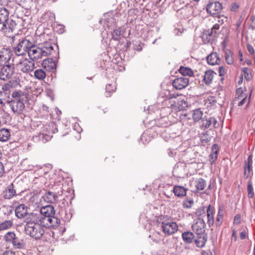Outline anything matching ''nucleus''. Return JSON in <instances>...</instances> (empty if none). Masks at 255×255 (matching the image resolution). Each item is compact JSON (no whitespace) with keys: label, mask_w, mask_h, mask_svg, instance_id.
<instances>
[{"label":"nucleus","mask_w":255,"mask_h":255,"mask_svg":"<svg viewBox=\"0 0 255 255\" xmlns=\"http://www.w3.org/2000/svg\"><path fill=\"white\" fill-rule=\"evenodd\" d=\"M58 49V45L51 40L45 41L36 45L32 43L28 56L34 62L50 55H53L56 58V55L59 54L57 51Z\"/></svg>","instance_id":"obj_1"},{"label":"nucleus","mask_w":255,"mask_h":255,"mask_svg":"<svg viewBox=\"0 0 255 255\" xmlns=\"http://www.w3.org/2000/svg\"><path fill=\"white\" fill-rule=\"evenodd\" d=\"M27 218L28 221L24 225L25 233L35 240L40 239L44 235L45 230L38 222L37 215L30 213Z\"/></svg>","instance_id":"obj_2"},{"label":"nucleus","mask_w":255,"mask_h":255,"mask_svg":"<svg viewBox=\"0 0 255 255\" xmlns=\"http://www.w3.org/2000/svg\"><path fill=\"white\" fill-rule=\"evenodd\" d=\"M12 99L7 101L12 112L16 115L22 114L25 110V102L26 101V97L20 91H14L11 94Z\"/></svg>","instance_id":"obj_3"},{"label":"nucleus","mask_w":255,"mask_h":255,"mask_svg":"<svg viewBox=\"0 0 255 255\" xmlns=\"http://www.w3.org/2000/svg\"><path fill=\"white\" fill-rule=\"evenodd\" d=\"M12 51L16 56L28 55L32 42L25 38L19 39L17 42H13Z\"/></svg>","instance_id":"obj_4"},{"label":"nucleus","mask_w":255,"mask_h":255,"mask_svg":"<svg viewBox=\"0 0 255 255\" xmlns=\"http://www.w3.org/2000/svg\"><path fill=\"white\" fill-rule=\"evenodd\" d=\"M38 222L43 228L44 227L46 228L57 227L60 223V219L54 216V215L45 217H39V216H38Z\"/></svg>","instance_id":"obj_5"},{"label":"nucleus","mask_w":255,"mask_h":255,"mask_svg":"<svg viewBox=\"0 0 255 255\" xmlns=\"http://www.w3.org/2000/svg\"><path fill=\"white\" fill-rule=\"evenodd\" d=\"M18 70L24 73H30L35 68L34 62L30 59L25 58L17 64Z\"/></svg>","instance_id":"obj_6"},{"label":"nucleus","mask_w":255,"mask_h":255,"mask_svg":"<svg viewBox=\"0 0 255 255\" xmlns=\"http://www.w3.org/2000/svg\"><path fill=\"white\" fill-rule=\"evenodd\" d=\"M14 73V67L13 64H7L3 66L0 70V79L8 81L11 79Z\"/></svg>","instance_id":"obj_7"},{"label":"nucleus","mask_w":255,"mask_h":255,"mask_svg":"<svg viewBox=\"0 0 255 255\" xmlns=\"http://www.w3.org/2000/svg\"><path fill=\"white\" fill-rule=\"evenodd\" d=\"M162 231L166 235H171L177 231L178 227L174 222H162L161 224Z\"/></svg>","instance_id":"obj_8"},{"label":"nucleus","mask_w":255,"mask_h":255,"mask_svg":"<svg viewBox=\"0 0 255 255\" xmlns=\"http://www.w3.org/2000/svg\"><path fill=\"white\" fill-rule=\"evenodd\" d=\"M222 9V4L219 1L210 2L208 4L206 7L207 12L211 15H214L219 13Z\"/></svg>","instance_id":"obj_9"},{"label":"nucleus","mask_w":255,"mask_h":255,"mask_svg":"<svg viewBox=\"0 0 255 255\" xmlns=\"http://www.w3.org/2000/svg\"><path fill=\"white\" fill-rule=\"evenodd\" d=\"M217 121L214 117H206L202 119V124L200 127L203 129L210 128L212 126L213 128H217Z\"/></svg>","instance_id":"obj_10"},{"label":"nucleus","mask_w":255,"mask_h":255,"mask_svg":"<svg viewBox=\"0 0 255 255\" xmlns=\"http://www.w3.org/2000/svg\"><path fill=\"white\" fill-rule=\"evenodd\" d=\"M189 84V79L185 77L176 78L172 82L173 86L177 90H181L186 87Z\"/></svg>","instance_id":"obj_11"},{"label":"nucleus","mask_w":255,"mask_h":255,"mask_svg":"<svg viewBox=\"0 0 255 255\" xmlns=\"http://www.w3.org/2000/svg\"><path fill=\"white\" fill-rule=\"evenodd\" d=\"M205 223L203 219L199 218L192 226L193 230L197 235H201L205 232Z\"/></svg>","instance_id":"obj_12"},{"label":"nucleus","mask_w":255,"mask_h":255,"mask_svg":"<svg viewBox=\"0 0 255 255\" xmlns=\"http://www.w3.org/2000/svg\"><path fill=\"white\" fill-rule=\"evenodd\" d=\"M8 11L4 7H0V25H2V30L7 28L6 23L8 19Z\"/></svg>","instance_id":"obj_13"},{"label":"nucleus","mask_w":255,"mask_h":255,"mask_svg":"<svg viewBox=\"0 0 255 255\" xmlns=\"http://www.w3.org/2000/svg\"><path fill=\"white\" fill-rule=\"evenodd\" d=\"M41 65L43 69L49 72L54 71L56 68L55 61L52 58H45L43 60Z\"/></svg>","instance_id":"obj_14"},{"label":"nucleus","mask_w":255,"mask_h":255,"mask_svg":"<svg viewBox=\"0 0 255 255\" xmlns=\"http://www.w3.org/2000/svg\"><path fill=\"white\" fill-rule=\"evenodd\" d=\"M15 216L19 219L23 218L26 216H28L27 207L24 204H20L16 207L15 209Z\"/></svg>","instance_id":"obj_15"},{"label":"nucleus","mask_w":255,"mask_h":255,"mask_svg":"<svg viewBox=\"0 0 255 255\" xmlns=\"http://www.w3.org/2000/svg\"><path fill=\"white\" fill-rule=\"evenodd\" d=\"M55 214L54 207L52 205H46L40 209V216L39 217H45L53 216Z\"/></svg>","instance_id":"obj_16"},{"label":"nucleus","mask_w":255,"mask_h":255,"mask_svg":"<svg viewBox=\"0 0 255 255\" xmlns=\"http://www.w3.org/2000/svg\"><path fill=\"white\" fill-rule=\"evenodd\" d=\"M17 194L15 190L14 189V185L11 183L3 191V197L6 199H10Z\"/></svg>","instance_id":"obj_17"},{"label":"nucleus","mask_w":255,"mask_h":255,"mask_svg":"<svg viewBox=\"0 0 255 255\" xmlns=\"http://www.w3.org/2000/svg\"><path fill=\"white\" fill-rule=\"evenodd\" d=\"M11 56L9 48H3L0 50V61L4 63L8 62Z\"/></svg>","instance_id":"obj_18"},{"label":"nucleus","mask_w":255,"mask_h":255,"mask_svg":"<svg viewBox=\"0 0 255 255\" xmlns=\"http://www.w3.org/2000/svg\"><path fill=\"white\" fill-rule=\"evenodd\" d=\"M188 189L180 185H175L172 190L173 193L175 196L182 198L186 195Z\"/></svg>","instance_id":"obj_19"},{"label":"nucleus","mask_w":255,"mask_h":255,"mask_svg":"<svg viewBox=\"0 0 255 255\" xmlns=\"http://www.w3.org/2000/svg\"><path fill=\"white\" fill-rule=\"evenodd\" d=\"M207 61L211 65L218 64L220 61L218 54L216 52H213L207 57Z\"/></svg>","instance_id":"obj_20"},{"label":"nucleus","mask_w":255,"mask_h":255,"mask_svg":"<svg viewBox=\"0 0 255 255\" xmlns=\"http://www.w3.org/2000/svg\"><path fill=\"white\" fill-rule=\"evenodd\" d=\"M207 216L208 218L207 223L209 227L214 225V209L211 205H209L207 208Z\"/></svg>","instance_id":"obj_21"},{"label":"nucleus","mask_w":255,"mask_h":255,"mask_svg":"<svg viewBox=\"0 0 255 255\" xmlns=\"http://www.w3.org/2000/svg\"><path fill=\"white\" fill-rule=\"evenodd\" d=\"M182 238L185 244H190L192 243L195 236L192 232L186 231L182 234Z\"/></svg>","instance_id":"obj_22"},{"label":"nucleus","mask_w":255,"mask_h":255,"mask_svg":"<svg viewBox=\"0 0 255 255\" xmlns=\"http://www.w3.org/2000/svg\"><path fill=\"white\" fill-rule=\"evenodd\" d=\"M13 247L15 249H22L25 247V243L23 240L20 239L19 238L16 237L13 241L11 243Z\"/></svg>","instance_id":"obj_23"},{"label":"nucleus","mask_w":255,"mask_h":255,"mask_svg":"<svg viewBox=\"0 0 255 255\" xmlns=\"http://www.w3.org/2000/svg\"><path fill=\"white\" fill-rule=\"evenodd\" d=\"M57 196L55 193L51 192H46L42 197L43 200L47 203H53L56 201Z\"/></svg>","instance_id":"obj_24"},{"label":"nucleus","mask_w":255,"mask_h":255,"mask_svg":"<svg viewBox=\"0 0 255 255\" xmlns=\"http://www.w3.org/2000/svg\"><path fill=\"white\" fill-rule=\"evenodd\" d=\"M215 75H216V73L212 70L206 71L204 76V80L205 83L206 84H210L212 82Z\"/></svg>","instance_id":"obj_25"},{"label":"nucleus","mask_w":255,"mask_h":255,"mask_svg":"<svg viewBox=\"0 0 255 255\" xmlns=\"http://www.w3.org/2000/svg\"><path fill=\"white\" fill-rule=\"evenodd\" d=\"M218 152V145L217 144H213L212 147V152L210 155V157L211 158L210 162L212 164L217 159Z\"/></svg>","instance_id":"obj_26"},{"label":"nucleus","mask_w":255,"mask_h":255,"mask_svg":"<svg viewBox=\"0 0 255 255\" xmlns=\"http://www.w3.org/2000/svg\"><path fill=\"white\" fill-rule=\"evenodd\" d=\"M10 136V132L7 129L2 128L0 130V141H7Z\"/></svg>","instance_id":"obj_27"},{"label":"nucleus","mask_w":255,"mask_h":255,"mask_svg":"<svg viewBox=\"0 0 255 255\" xmlns=\"http://www.w3.org/2000/svg\"><path fill=\"white\" fill-rule=\"evenodd\" d=\"M224 218V209L222 207H219L216 217V225L220 226L223 223Z\"/></svg>","instance_id":"obj_28"},{"label":"nucleus","mask_w":255,"mask_h":255,"mask_svg":"<svg viewBox=\"0 0 255 255\" xmlns=\"http://www.w3.org/2000/svg\"><path fill=\"white\" fill-rule=\"evenodd\" d=\"M34 76L36 79L39 80H43L46 77V73L43 70L39 69L34 71Z\"/></svg>","instance_id":"obj_29"},{"label":"nucleus","mask_w":255,"mask_h":255,"mask_svg":"<svg viewBox=\"0 0 255 255\" xmlns=\"http://www.w3.org/2000/svg\"><path fill=\"white\" fill-rule=\"evenodd\" d=\"M180 74L184 76H191L193 75V71L188 67H181L179 70Z\"/></svg>","instance_id":"obj_30"},{"label":"nucleus","mask_w":255,"mask_h":255,"mask_svg":"<svg viewBox=\"0 0 255 255\" xmlns=\"http://www.w3.org/2000/svg\"><path fill=\"white\" fill-rule=\"evenodd\" d=\"M196 188L198 190H203L206 186V181L205 179L200 178L196 181Z\"/></svg>","instance_id":"obj_31"},{"label":"nucleus","mask_w":255,"mask_h":255,"mask_svg":"<svg viewBox=\"0 0 255 255\" xmlns=\"http://www.w3.org/2000/svg\"><path fill=\"white\" fill-rule=\"evenodd\" d=\"M116 87L114 85L111 84L107 85L106 87L105 96L109 97L111 96V94L116 91Z\"/></svg>","instance_id":"obj_32"},{"label":"nucleus","mask_w":255,"mask_h":255,"mask_svg":"<svg viewBox=\"0 0 255 255\" xmlns=\"http://www.w3.org/2000/svg\"><path fill=\"white\" fill-rule=\"evenodd\" d=\"M122 31L121 28L114 29L112 33V39L116 41H118L121 39Z\"/></svg>","instance_id":"obj_33"},{"label":"nucleus","mask_w":255,"mask_h":255,"mask_svg":"<svg viewBox=\"0 0 255 255\" xmlns=\"http://www.w3.org/2000/svg\"><path fill=\"white\" fill-rule=\"evenodd\" d=\"M203 113L200 109H196L193 111L192 115L193 119L195 122H198L202 119Z\"/></svg>","instance_id":"obj_34"},{"label":"nucleus","mask_w":255,"mask_h":255,"mask_svg":"<svg viewBox=\"0 0 255 255\" xmlns=\"http://www.w3.org/2000/svg\"><path fill=\"white\" fill-rule=\"evenodd\" d=\"M13 225L12 221L6 220L0 224V231L9 229Z\"/></svg>","instance_id":"obj_35"},{"label":"nucleus","mask_w":255,"mask_h":255,"mask_svg":"<svg viewBox=\"0 0 255 255\" xmlns=\"http://www.w3.org/2000/svg\"><path fill=\"white\" fill-rule=\"evenodd\" d=\"M4 237L7 242L11 243L16 237V235L14 232H9L5 235Z\"/></svg>","instance_id":"obj_36"},{"label":"nucleus","mask_w":255,"mask_h":255,"mask_svg":"<svg viewBox=\"0 0 255 255\" xmlns=\"http://www.w3.org/2000/svg\"><path fill=\"white\" fill-rule=\"evenodd\" d=\"M225 59L228 64L231 65L233 63L234 60L232 57V53L230 50L225 52Z\"/></svg>","instance_id":"obj_37"},{"label":"nucleus","mask_w":255,"mask_h":255,"mask_svg":"<svg viewBox=\"0 0 255 255\" xmlns=\"http://www.w3.org/2000/svg\"><path fill=\"white\" fill-rule=\"evenodd\" d=\"M248 197L249 198H253L254 197V188L252 183L249 182L247 185Z\"/></svg>","instance_id":"obj_38"},{"label":"nucleus","mask_w":255,"mask_h":255,"mask_svg":"<svg viewBox=\"0 0 255 255\" xmlns=\"http://www.w3.org/2000/svg\"><path fill=\"white\" fill-rule=\"evenodd\" d=\"M252 170V165L245 164L244 166V175L246 178H248L251 176Z\"/></svg>","instance_id":"obj_39"},{"label":"nucleus","mask_w":255,"mask_h":255,"mask_svg":"<svg viewBox=\"0 0 255 255\" xmlns=\"http://www.w3.org/2000/svg\"><path fill=\"white\" fill-rule=\"evenodd\" d=\"M194 203V201L192 199H186L183 201L182 206L183 208L189 209L191 208Z\"/></svg>","instance_id":"obj_40"},{"label":"nucleus","mask_w":255,"mask_h":255,"mask_svg":"<svg viewBox=\"0 0 255 255\" xmlns=\"http://www.w3.org/2000/svg\"><path fill=\"white\" fill-rule=\"evenodd\" d=\"M8 82L6 83H5L4 84H3L2 86V89L3 90V91H8L11 88H12L13 87V84H14V81H11V80H8Z\"/></svg>","instance_id":"obj_41"},{"label":"nucleus","mask_w":255,"mask_h":255,"mask_svg":"<svg viewBox=\"0 0 255 255\" xmlns=\"http://www.w3.org/2000/svg\"><path fill=\"white\" fill-rule=\"evenodd\" d=\"M106 22L107 25L108 27L114 26L116 25L114 18L113 17H107L106 19H103L101 21Z\"/></svg>","instance_id":"obj_42"},{"label":"nucleus","mask_w":255,"mask_h":255,"mask_svg":"<svg viewBox=\"0 0 255 255\" xmlns=\"http://www.w3.org/2000/svg\"><path fill=\"white\" fill-rule=\"evenodd\" d=\"M245 79L249 81L252 79V74L249 72V69L247 67H245L242 69Z\"/></svg>","instance_id":"obj_43"},{"label":"nucleus","mask_w":255,"mask_h":255,"mask_svg":"<svg viewBox=\"0 0 255 255\" xmlns=\"http://www.w3.org/2000/svg\"><path fill=\"white\" fill-rule=\"evenodd\" d=\"M195 244L198 247L202 248L204 246L205 244V240L204 238L199 237L198 239L195 240Z\"/></svg>","instance_id":"obj_44"},{"label":"nucleus","mask_w":255,"mask_h":255,"mask_svg":"<svg viewBox=\"0 0 255 255\" xmlns=\"http://www.w3.org/2000/svg\"><path fill=\"white\" fill-rule=\"evenodd\" d=\"M166 121V118H162L159 119L158 121V126L162 127H166L168 126V124L167 123H165Z\"/></svg>","instance_id":"obj_45"},{"label":"nucleus","mask_w":255,"mask_h":255,"mask_svg":"<svg viewBox=\"0 0 255 255\" xmlns=\"http://www.w3.org/2000/svg\"><path fill=\"white\" fill-rule=\"evenodd\" d=\"M215 30H212V29H211L210 31H208L206 34H204L203 36V38L204 39V37L205 36H206V38L207 39H208V36H209V39L207 40V42H209L211 39H212V37L213 35H215ZM215 36V35H214V37Z\"/></svg>","instance_id":"obj_46"},{"label":"nucleus","mask_w":255,"mask_h":255,"mask_svg":"<svg viewBox=\"0 0 255 255\" xmlns=\"http://www.w3.org/2000/svg\"><path fill=\"white\" fill-rule=\"evenodd\" d=\"M73 129L76 131L78 133H80L82 131V129L80 127L79 124L76 122L73 126Z\"/></svg>","instance_id":"obj_47"},{"label":"nucleus","mask_w":255,"mask_h":255,"mask_svg":"<svg viewBox=\"0 0 255 255\" xmlns=\"http://www.w3.org/2000/svg\"><path fill=\"white\" fill-rule=\"evenodd\" d=\"M180 106L181 110H186V109L188 107V102L184 100H181Z\"/></svg>","instance_id":"obj_48"},{"label":"nucleus","mask_w":255,"mask_h":255,"mask_svg":"<svg viewBox=\"0 0 255 255\" xmlns=\"http://www.w3.org/2000/svg\"><path fill=\"white\" fill-rule=\"evenodd\" d=\"M241 222V215L240 214H237L234 218L233 224L234 225H238Z\"/></svg>","instance_id":"obj_49"},{"label":"nucleus","mask_w":255,"mask_h":255,"mask_svg":"<svg viewBox=\"0 0 255 255\" xmlns=\"http://www.w3.org/2000/svg\"><path fill=\"white\" fill-rule=\"evenodd\" d=\"M219 73L220 76H223L226 74L225 68L224 66H220L219 69Z\"/></svg>","instance_id":"obj_50"},{"label":"nucleus","mask_w":255,"mask_h":255,"mask_svg":"<svg viewBox=\"0 0 255 255\" xmlns=\"http://www.w3.org/2000/svg\"><path fill=\"white\" fill-rule=\"evenodd\" d=\"M8 25V28L9 30L12 32L13 31V29L14 28V26L16 25L15 23L13 21H11V22L8 23L7 22L6 23V25Z\"/></svg>","instance_id":"obj_51"},{"label":"nucleus","mask_w":255,"mask_h":255,"mask_svg":"<svg viewBox=\"0 0 255 255\" xmlns=\"http://www.w3.org/2000/svg\"><path fill=\"white\" fill-rule=\"evenodd\" d=\"M46 95L51 100H53L54 99V95L53 92L51 90H47L46 91Z\"/></svg>","instance_id":"obj_52"},{"label":"nucleus","mask_w":255,"mask_h":255,"mask_svg":"<svg viewBox=\"0 0 255 255\" xmlns=\"http://www.w3.org/2000/svg\"><path fill=\"white\" fill-rule=\"evenodd\" d=\"M4 173V168L3 163L0 161V178L2 176Z\"/></svg>","instance_id":"obj_53"},{"label":"nucleus","mask_w":255,"mask_h":255,"mask_svg":"<svg viewBox=\"0 0 255 255\" xmlns=\"http://www.w3.org/2000/svg\"><path fill=\"white\" fill-rule=\"evenodd\" d=\"M247 49L250 53L252 55H254L255 54V50L253 47L251 45H248Z\"/></svg>","instance_id":"obj_54"},{"label":"nucleus","mask_w":255,"mask_h":255,"mask_svg":"<svg viewBox=\"0 0 255 255\" xmlns=\"http://www.w3.org/2000/svg\"><path fill=\"white\" fill-rule=\"evenodd\" d=\"M219 28L220 24L218 23H216L213 26L212 30H215V34H216L217 33V30L219 29Z\"/></svg>","instance_id":"obj_55"},{"label":"nucleus","mask_w":255,"mask_h":255,"mask_svg":"<svg viewBox=\"0 0 255 255\" xmlns=\"http://www.w3.org/2000/svg\"><path fill=\"white\" fill-rule=\"evenodd\" d=\"M247 232L245 230H244L242 232H241L240 233V238L242 240H244V239H246V238L247 237Z\"/></svg>","instance_id":"obj_56"},{"label":"nucleus","mask_w":255,"mask_h":255,"mask_svg":"<svg viewBox=\"0 0 255 255\" xmlns=\"http://www.w3.org/2000/svg\"><path fill=\"white\" fill-rule=\"evenodd\" d=\"M2 255H15V254L14 252L11 250H7L4 252Z\"/></svg>","instance_id":"obj_57"},{"label":"nucleus","mask_w":255,"mask_h":255,"mask_svg":"<svg viewBox=\"0 0 255 255\" xmlns=\"http://www.w3.org/2000/svg\"><path fill=\"white\" fill-rule=\"evenodd\" d=\"M172 190L170 192H167L166 191H164V195L166 197H167L168 198H170L172 197L173 195H172Z\"/></svg>","instance_id":"obj_58"},{"label":"nucleus","mask_w":255,"mask_h":255,"mask_svg":"<svg viewBox=\"0 0 255 255\" xmlns=\"http://www.w3.org/2000/svg\"><path fill=\"white\" fill-rule=\"evenodd\" d=\"M245 164L252 165V156L251 155H250L248 157L247 161H246Z\"/></svg>","instance_id":"obj_59"},{"label":"nucleus","mask_w":255,"mask_h":255,"mask_svg":"<svg viewBox=\"0 0 255 255\" xmlns=\"http://www.w3.org/2000/svg\"><path fill=\"white\" fill-rule=\"evenodd\" d=\"M232 240L236 242L237 240V232L235 230H233L232 233Z\"/></svg>","instance_id":"obj_60"},{"label":"nucleus","mask_w":255,"mask_h":255,"mask_svg":"<svg viewBox=\"0 0 255 255\" xmlns=\"http://www.w3.org/2000/svg\"><path fill=\"white\" fill-rule=\"evenodd\" d=\"M42 109L43 111H45L46 112V113H48L49 111V108L48 106H47L45 104H43L42 105Z\"/></svg>","instance_id":"obj_61"},{"label":"nucleus","mask_w":255,"mask_h":255,"mask_svg":"<svg viewBox=\"0 0 255 255\" xmlns=\"http://www.w3.org/2000/svg\"><path fill=\"white\" fill-rule=\"evenodd\" d=\"M10 1V0H0V4L3 5H7Z\"/></svg>","instance_id":"obj_62"},{"label":"nucleus","mask_w":255,"mask_h":255,"mask_svg":"<svg viewBox=\"0 0 255 255\" xmlns=\"http://www.w3.org/2000/svg\"><path fill=\"white\" fill-rule=\"evenodd\" d=\"M148 136V135L146 133H143L141 135V137H140V139L141 140L143 141V142L144 143V140L145 139V140H146V137Z\"/></svg>","instance_id":"obj_63"},{"label":"nucleus","mask_w":255,"mask_h":255,"mask_svg":"<svg viewBox=\"0 0 255 255\" xmlns=\"http://www.w3.org/2000/svg\"><path fill=\"white\" fill-rule=\"evenodd\" d=\"M246 97H245L243 99H242L239 103L238 106H243L246 101Z\"/></svg>","instance_id":"obj_64"}]
</instances>
